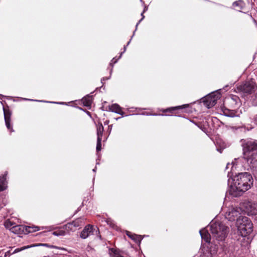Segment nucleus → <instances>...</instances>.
<instances>
[{"mask_svg":"<svg viewBox=\"0 0 257 257\" xmlns=\"http://www.w3.org/2000/svg\"><path fill=\"white\" fill-rule=\"evenodd\" d=\"M188 106H189V104H184L182 105H180V106H175V107H171L165 109H163L162 111L164 112H168V111L171 112L173 110H178V109L185 108L188 107Z\"/></svg>","mask_w":257,"mask_h":257,"instance_id":"obj_20","label":"nucleus"},{"mask_svg":"<svg viewBox=\"0 0 257 257\" xmlns=\"http://www.w3.org/2000/svg\"><path fill=\"white\" fill-rule=\"evenodd\" d=\"M136 30H137V29H135V31L134 32V34H133V36H132V37H131V38H133V37L134 36V35H135V31H136Z\"/></svg>","mask_w":257,"mask_h":257,"instance_id":"obj_44","label":"nucleus"},{"mask_svg":"<svg viewBox=\"0 0 257 257\" xmlns=\"http://www.w3.org/2000/svg\"><path fill=\"white\" fill-rule=\"evenodd\" d=\"M110 78V77H103L101 79V82L102 83H103V81L105 80H108Z\"/></svg>","mask_w":257,"mask_h":257,"instance_id":"obj_38","label":"nucleus"},{"mask_svg":"<svg viewBox=\"0 0 257 257\" xmlns=\"http://www.w3.org/2000/svg\"><path fill=\"white\" fill-rule=\"evenodd\" d=\"M251 101L253 105L257 106V92L253 96H252Z\"/></svg>","mask_w":257,"mask_h":257,"instance_id":"obj_33","label":"nucleus"},{"mask_svg":"<svg viewBox=\"0 0 257 257\" xmlns=\"http://www.w3.org/2000/svg\"><path fill=\"white\" fill-rule=\"evenodd\" d=\"M228 177H230L229 173H228Z\"/></svg>","mask_w":257,"mask_h":257,"instance_id":"obj_48","label":"nucleus"},{"mask_svg":"<svg viewBox=\"0 0 257 257\" xmlns=\"http://www.w3.org/2000/svg\"><path fill=\"white\" fill-rule=\"evenodd\" d=\"M98 231L97 228H94L93 226L88 224L86 225L80 233V237L83 239H86L89 236L97 233Z\"/></svg>","mask_w":257,"mask_h":257,"instance_id":"obj_9","label":"nucleus"},{"mask_svg":"<svg viewBox=\"0 0 257 257\" xmlns=\"http://www.w3.org/2000/svg\"><path fill=\"white\" fill-rule=\"evenodd\" d=\"M12 232L15 234H21L23 233L26 234L30 232H35L39 230V227L35 226L34 227L24 226L23 225H16L12 228Z\"/></svg>","mask_w":257,"mask_h":257,"instance_id":"obj_8","label":"nucleus"},{"mask_svg":"<svg viewBox=\"0 0 257 257\" xmlns=\"http://www.w3.org/2000/svg\"><path fill=\"white\" fill-rule=\"evenodd\" d=\"M254 121L255 123L257 124V114L254 117Z\"/></svg>","mask_w":257,"mask_h":257,"instance_id":"obj_39","label":"nucleus"},{"mask_svg":"<svg viewBox=\"0 0 257 257\" xmlns=\"http://www.w3.org/2000/svg\"><path fill=\"white\" fill-rule=\"evenodd\" d=\"M217 150L218 151H219L220 153L221 152V150H220V149H217Z\"/></svg>","mask_w":257,"mask_h":257,"instance_id":"obj_45","label":"nucleus"},{"mask_svg":"<svg viewBox=\"0 0 257 257\" xmlns=\"http://www.w3.org/2000/svg\"><path fill=\"white\" fill-rule=\"evenodd\" d=\"M225 103L230 104V107L232 109H235L238 107L240 104L239 98L236 95H232L230 97L226 98Z\"/></svg>","mask_w":257,"mask_h":257,"instance_id":"obj_11","label":"nucleus"},{"mask_svg":"<svg viewBox=\"0 0 257 257\" xmlns=\"http://www.w3.org/2000/svg\"><path fill=\"white\" fill-rule=\"evenodd\" d=\"M241 215V209L239 207H229L225 214V218L230 221H234L239 219Z\"/></svg>","mask_w":257,"mask_h":257,"instance_id":"obj_6","label":"nucleus"},{"mask_svg":"<svg viewBox=\"0 0 257 257\" xmlns=\"http://www.w3.org/2000/svg\"><path fill=\"white\" fill-rule=\"evenodd\" d=\"M209 247L210 253H209L207 257H212L214 255L216 254L218 250L217 245L213 244H208L206 246Z\"/></svg>","mask_w":257,"mask_h":257,"instance_id":"obj_17","label":"nucleus"},{"mask_svg":"<svg viewBox=\"0 0 257 257\" xmlns=\"http://www.w3.org/2000/svg\"><path fill=\"white\" fill-rule=\"evenodd\" d=\"M201 237L202 239L207 243H209L211 240V235L209 233L208 230L205 228H203L199 231Z\"/></svg>","mask_w":257,"mask_h":257,"instance_id":"obj_15","label":"nucleus"},{"mask_svg":"<svg viewBox=\"0 0 257 257\" xmlns=\"http://www.w3.org/2000/svg\"><path fill=\"white\" fill-rule=\"evenodd\" d=\"M96 170V167H95V168H94L92 171H93V172H95Z\"/></svg>","mask_w":257,"mask_h":257,"instance_id":"obj_43","label":"nucleus"},{"mask_svg":"<svg viewBox=\"0 0 257 257\" xmlns=\"http://www.w3.org/2000/svg\"><path fill=\"white\" fill-rule=\"evenodd\" d=\"M15 225H15V223L14 222H13V221H11V220H9V219L5 221V227H6L7 228L9 229L11 231H12V228L14 226H15Z\"/></svg>","mask_w":257,"mask_h":257,"instance_id":"obj_26","label":"nucleus"},{"mask_svg":"<svg viewBox=\"0 0 257 257\" xmlns=\"http://www.w3.org/2000/svg\"><path fill=\"white\" fill-rule=\"evenodd\" d=\"M144 13L143 12L141 14V16H142V19L139 21V22L136 25V29H137V27L139 25V24H140V23L145 18V16H144Z\"/></svg>","mask_w":257,"mask_h":257,"instance_id":"obj_36","label":"nucleus"},{"mask_svg":"<svg viewBox=\"0 0 257 257\" xmlns=\"http://www.w3.org/2000/svg\"><path fill=\"white\" fill-rule=\"evenodd\" d=\"M256 88L255 81L251 79L238 85L237 86L236 90L237 92L246 95L254 92Z\"/></svg>","mask_w":257,"mask_h":257,"instance_id":"obj_4","label":"nucleus"},{"mask_svg":"<svg viewBox=\"0 0 257 257\" xmlns=\"http://www.w3.org/2000/svg\"><path fill=\"white\" fill-rule=\"evenodd\" d=\"M231 181L230 186V194L234 197H237L250 188L252 185L253 179L251 175L247 173H240L232 178L228 179V183Z\"/></svg>","mask_w":257,"mask_h":257,"instance_id":"obj_1","label":"nucleus"},{"mask_svg":"<svg viewBox=\"0 0 257 257\" xmlns=\"http://www.w3.org/2000/svg\"><path fill=\"white\" fill-rule=\"evenodd\" d=\"M230 165H232V164H230L229 163H228L226 165V169H227L229 167V166Z\"/></svg>","mask_w":257,"mask_h":257,"instance_id":"obj_42","label":"nucleus"},{"mask_svg":"<svg viewBox=\"0 0 257 257\" xmlns=\"http://www.w3.org/2000/svg\"><path fill=\"white\" fill-rule=\"evenodd\" d=\"M224 114L227 116L233 117L234 113L229 109L226 108L225 106L222 108Z\"/></svg>","mask_w":257,"mask_h":257,"instance_id":"obj_25","label":"nucleus"},{"mask_svg":"<svg viewBox=\"0 0 257 257\" xmlns=\"http://www.w3.org/2000/svg\"><path fill=\"white\" fill-rule=\"evenodd\" d=\"M35 246H36V245H34V244L30 245H26V246H22L21 247L17 248L15 249L14 250V251H13L12 252L11 251L12 250L7 251V252H6L5 253V257H9V256H10V255L11 254L18 253V252L21 251L23 250H25L26 249H28V248H31L32 247Z\"/></svg>","mask_w":257,"mask_h":257,"instance_id":"obj_12","label":"nucleus"},{"mask_svg":"<svg viewBox=\"0 0 257 257\" xmlns=\"http://www.w3.org/2000/svg\"><path fill=\"white\" fill-rule=\"evenodd\" d=\"M233 6L237 7L240 10H241L244 7V3L242 1L239 0L234 2L233 3Z\"/></svg>","mask_w":257,"mask_h":257,"instance_id":"obj_28","label":"nucleus"},{"mask_svg":"<svg viewBox=\"0 0 257 257\" xmlns=\"http://www.w3.org/2000/svg\"><path fill=\"white\" fill-rule=\"evenodd\" d=\"M131 40L128 42V43H127V45H126V46H124V51H123V52H122V53H121L122 54L123 53H124V52L125 51V50H126V47H127V46L130 44V42H131Z\"/></svg>","mask_w":257,"mask_h":257,"instance_id":"obj_37","label":"nucleus"},{"mask_svg":"<svg viewBox=\"0 0 257 257\" xmlns=\"http://www.w3.org/2000/svg\"><path fill=\"white\" fill-rule=\"evenodd\" d=\"M3 254H1V252H0V257H2Z\"/></svg>","mask_w":257,"mask_h":257,"instance_id":"obj_47","label":"nucleus"},{"mask_svg":"<svg viewBox=\"0 0 257 257\" xmlns=\"http://www.w3.org/2000/svg\"><path fill=\"white\" fill-rule=\"evenodd\" d=\"M112 125H110L108 126V129L109 130V133L110 132L111 128H112Z\"/></svg>","mask_w":257,"mask_h":257,"instance_id":"obj_40","label":"nucleus"},{"mask_svg":"<svg viewBox=\"0 0 257 257\" xmlns=\"http://www.w3.org/2000/svg\"><path fill=\"white\" fill-rule=\"evenodd\" d=\"M250 168L257 171V153H253L248 157H243Z\"/></svg>","mask_w":257,"mask_h":257,"instance_id":"obj_10","label":"nucleus"},{"mask_svg":"<svg viewBox=\"0 0 257 257\" xmlns=\"http://www.w3.org/2000/svg\"><path fill=\"white\" fill-rule=\"evenodd\" d=\"M23 99H24L25 100L46 102L58 103V104H64V102H51V101H43V100H34V99H28V98H23Z\"/></svg>","mask_w":257,"mask_h":257,"instance_id":"obj_31","label":"nucleus"},{"mask_svg":"<svg viewBox=\"0 0 257 257\" xmlns=\"http://www.w3.org/2000/svg\"><path fill=\"white\" fill-rule=\"evenodd\" d=\"M249 213L251 215H257V203H250L249 205Z\"/></svg>","mask_w":257,"mask_h":257,"instance_id":"obj_22","label":"nucleus"},{"mask_svg":"<svg viewBox=\"0 0 257 257\" xmlns=\"http://www.w3.org/2000/svg\"><path fill=\"white\" fill-rule=\"evenodd\" d=\"M7 175V172H6L2 177L0 176V191L5 190L7 187V182L6 181Z\"/></svg>","mask_w":257,"mask_h":257,"instance_id":"obj_18","label":"nucleus"},{"mask_svg":"<svg viewBox=\"0 0 257 257\" xmlns=\"http://www.w3.org/2000/svg\"><path fill=\"white\" fill-rule=\"evenodd\" d=\"M84 223V220L82 218H78L71 223H68L66 225L67 227L70 228L71 230H73V227H78L82 226Z\"/></svg>","mask_w":257,"mask_h":257,"instance_id":"obj_13","label":"nucleus"},{"mask_svg":"<svg viewBox=\"0 0 257 257\" xmlns=\"http://www.w3.org/2000/svg\"><path fill=\"white\" fill-rule=\"evenodd\" d=\"M101 140L102 139H97V145H96V151L97 152L100 151L101 149Z\"/></svg>","mask_w":257,"mask_h":257,"instance_id":"obj_32","label":"nucleus"},{"mask_svg":"<svg viewBox=\"0 0 257 257\" xmlns=\"http://www.w3.org/2000/svg\"><path fill=\"white\" fill-rule=\"evenodd\" d=\"M147 10H148V8H147V7H145L144 8V11H143V13H145L146 11H147Z\"/></svg>","mask_w":257,"mask_h":257,"instance_id":"obj_41","label":"nucleus"},{"mask_svg":"<svg viewBox=\"0 0 257 257\" xmlns=\"http://www.w3.org/2000/svg\"><path fill=\"white\" fill-rule=\"evenodd\" d=\"M210 253L208 247H203L201 249V253L200 257H207V255Z\"/></svg>","mask_w":257,"mask_h":257,"instance_id":"obj_27","label":"nucleus"},{"mask_svg":"<svg viewBox=\"0 0 257 257\" xmlns=\"http://www.w3.org/2000/svg\"><path fill=\"white\" fill-rule=\"evenodd\" d=\"M112 71V68H111V70H110V74H111Z\"/></svg>","mask_w":257,"mask_h":257,"instance_id":"obj_46","label":"nucleus"},{"mask_svg":"<svg viewBox=\"0 0 257 257\" xmlns=\"http://www.w3.org/2000/svg\"><path fill=\"white\" fill-rule=\"evenodd\" d=\"M108 109L112 112L123 116L124 112L122 111L121 107L116 103L108 106Z\"/></svg>","mask_w":257,"mask_h":257,"instance_id":"obj_14","label":"nucleus"},{"mask_svg":"<svg viewBox=\"0 0 257 257\" xmlns=\"http://www.w3.org/2000/svg\"><path fill=\"white\" fill-rule=\"evenodd\" d=\"M3 111L4 114L5 120H11V116L12 115V113L9 110V108L3 107Z\"/></svg>","mask_w":257,"mask_h":257,"instance_id":"obj_24","label":"nucleus"},{"mask_svg":"<svg viewBox=\"0 0 257 257\" xmlns=\"http://www.w3.org/2000/svg\"><path fill=\"white\" fill-rule=\"evenodd\" d=\"M52 234L55 236H63L65 234V232L63 230H59L54 231Z\"/></svg>","mask_w":257,"mask_h":257,"instance_id":"obj_29","label":"nucleus"},{"mask_svg":"<svg viewBox=\"0 0 257 257\" xmlns=\"http://www.w3.org/2000/svg\"><path fill=\"white\" fill-rule=\"evenodd\" d=\"M121 55H122V53H121V54H120V55L119 57L118 58V59H115V58H113L112 59V60H111V62L110 63V64H109V65H111V66H112V67H113V65H112V64H115V63H116L117 62V60H118V59H119L121 57Z\"/></svg>","mask_w":257,"mask_h":257,"instance_id":"obj_34","label":"nucleus"},{"mask_svg":"<svg viewBox=\"0 0 257 257\" xmlns=\"http://www.w3.org/2000/svg\"><path fill=\"white\" fill-rule=\"evenodd\" d=\"M220 98V94L219 93L212 92L204 97L203 102L206 107L210 108L216 104L217 100Z\"/></svg>","mask_w":257,"mask_h":257,"instance_id":"obj_7","label":"nucleus"},{"mask_svg":"<svg viewBox=\"0 0 257 257\" xmlns=\"http://www.w3.org/2000/svg\"><path fill=\"white\" fill-rule=\"evenodd\" d=\"M126 234L132 240H134L136 242L140 243L143 238L141 235L133 234L130 231H126Z\"/></svg>","mask_w":257,"mask_h":257,"instance_id":"obj_16","label":"nucleus"},{"mask_svg":"<svg viewBox=\"0 0 257 257\" xmlns=\"http://www.w3.org/2000/svg\"><path fill=\"white\" fill-rule=\"evenodd\" d=\"M243 147V157H248L253 153H257V141H247L242 144Z\"/></svg>","mask_w":257,"mask_h":257,"instance_id":"obj_5","label":"nucleus"},{"mask_svg":"<svg viewBox=\"0 0 257 257\" xmlns=\"http://www.w3.org/2000/svg\"><path fill=\"white\" fill-rule=\"evenodd\" d=\"M223 251L224 252L225 254L226 255H228L230 256L232 253H233L234 251V247L232 244H225L222 247Z\"/></svg>","mask_w":257,"mask_h":257,"instance_id":"obj_19","label":"nucleus"},{"mask_svg":"<svg viewBox=\"0 0 257 257\" xmlns=\"http://www.w3.org/2000/svg\"><path fill=\"white\" fill-rule=\"evenodd\" d=\"M142 114H143V115H162V116L164 115L163 114H156V113L150 114V113H147V112H143V113H142Z\"/></svg>","mask_w":257,"mask_h":257,"instance_id":"obj_35","label":"nucleus"},{"mask_svg":"<svg viewBox=\"0 0 257 257\" xmlns=\"http://www.w3.org/2000/svg\"><path fill=\"white\" fill-rule=\"evenodd\" d=\"M5 121L7 128L11 132H14V130L11 125V120H6Z\"/></svg>","mask_w":257,"mask_h":257,"instance_id":"obj_30","label":"nucleus"},{"mask_svg":"<svg viewBox=\"0 0 257 257\" xmlns=\"http://www.w3.org/2000/svg\"><path fill=\"white\" fill-rule=\"evenodd\" d=\"M209 227L212 238L219 241L224 240L229 232V228L220 222L212 221Z\"/></svg>","mask_w":257,"mask_h":257,"instance_id":"obj_2","label":"nucleus"},{"mask_svg":"<svg viewBox=\"0 0 257 257\" xmlns=\"http://www.w3.org/2000/svg\"><path fill=\"white\" fill-rule=\"evenodd\" d=\"M104 131L103 126L102 123H99L97 125V139H102V136Z\"/></svg>","mask_w":257,"mask_h":257,"instance_id":"obj_23","label":"nucleus"},{"mask_svg":"<svg viewBox=\"0 0 257 257\" xmlns=\"http://www.w3.org/2000/svg\"><path fill=\"white\" fill-rule=\"evenodd\" d=\"M92 98L91 96L87 95L82 99L83 105L85 106H90L92 103Z\"/></svg>","mask_w":257,"mask_h":257,"instance_id":"obj_21","label":"nucleus"},{"mask_svg":"<svg viewBox=\"0 0 257 257\" xmlns=\"http://www.w3.org/2000/svg\"><path fill=\"white\" fill-rule=\"evenodd\" d=\"M236 226L241 236H245L253 231V224L250 220L246 216L240 217L236 222Z\"/></svg>","mask_w":257,"mask_h":257,"instance_id":"obj_3","label":"nucleus"}]
</instances>
